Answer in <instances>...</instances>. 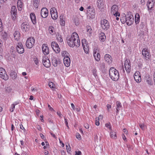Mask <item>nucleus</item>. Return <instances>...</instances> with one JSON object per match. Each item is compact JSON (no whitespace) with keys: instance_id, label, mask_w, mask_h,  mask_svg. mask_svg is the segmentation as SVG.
<instances>
[{"instance_id":"obj_50","label":"nucleus","mask_w":155,"mask_h":155,"mask_svg":"<svg viewBox=\"0 0 155 155\" xmlns=\"http://www.w3.org/2000/svg\"><path fill=\"white\" fill-rule=\"evenodd\" d=\"M3 30L2 24L0 18V32H1Z\"/></svg>"},{"instance_id":"obj_46","label":"nucleus","mask_w":155,"mask_h":155,"mask_svg":"<svg viewBox=\"0 0 155 155\" xmlns=\"http://www.w3.org/2000/svg\"><path fill=\"white\" fill-rule=\"evenodd\" d=\"M105 68V64L103 63L101 64L100 68L102 70H104Z\"/></svg>"},{"instance_id":"obj_8","label":"nucleus","mask_w":155,"mask_h":155,"mask_svg":"<svg viewBox=\"0 0 155 155\" xmlns=\"http://www.w3.org/2000/svg\"><path fill=\"white\" fill-rule=\"evenodd\" d=\"M51 47L53 50L57 53L60 52V49L59 46L56 42L52 41L51 43Z\"/></svg>"},{"instance_id":"obj_21","label":"nucleus","mask_w":155,"mask_h":155,"mask_svg":"<svg viewBox=\"0 0 155 155\" xmlns=\"http://www.w3.org/2000/svg\"><path fill=\"white\" fill-rule=\"evenodd\" d=\"M145 80L149 85H152L153 84V82L152 80V78L150 75H146L145 77Z\"/></svg>"},{"instance_id":"obj_44","label":"nucleus","mask_w":155,"mask_h":155,"mask_svg":"<svg viewBox=\"0 0 155 155\" xmlns=\"http://www.w3.org/2000/svg\"><path fill=\"white\" fill-rule=\"evenodd\" d=\"M12 89L10 87H7L6 88V91L8 93H10L12 91Z\"/></svg>"},{"instance_id":"obj_33","label":"nucleus","mask_w":155,"mask_h":155,"mask_svg":"<svg viewBox=\"0 0 155 155\" xmlns=\"http://www.w3.org/2000/svg\"><path fill=\"white\" fill-rule=\"evenodd\" d=\"M40 2L39 0H32L33 4L35 8H37Z\"/></svg>"},{"instance_id":"obj_18","label":"nucleus","mask_w":155,"mask_h":155,"mask_svg":"<svg viewBox=\"0 0 155 155\" xmlns=\"http://www.w3.org/2000/svg\"><path fill=\"white\" fill-rule=\"evenodd\" d=\"M42 51L44 54L46 55L49 53V49L47 45L43 44L42 47Z\"/></svg>"},{"instance_id":"obj_41","label":"nucleus","mask_w":155,"mask_h":155,"mask_svg":"<svg viewBox=\"0 0 155 155\" xmlns=\"http://www.w3.org/2000/svg\"><path fill=\"white\" fill-rule=\"evenodd\" d=\"M48 30L50 33L51 34L53 33L54 31V28L52 26L49 27Z\"/></svg>"},{"instance_id":"obj_28","label":"nucleus","mask_w":155,"mask_h":155,"mask_svg":"<svg viewBox=\"0 0 155 155\" xmlns=\"http://www.w3.org/2000/svg\"><path fill=\"white\" fill-rule=\"evenodd\" d=\"M14 36L15 40L18 41L20 37V33L18 31H15L14 33Z\"/></svg>"},{"instance_id":"obj_24","label":"nucleus","mask_w":155,"mask_h":155,"mask_svg":"<svg viewBox=\"0 0 155 155\" xmlns=\"http://www.w3.org/2000/svg\"><path fill=\"white\" fill-rule=\"evenodd\" d=\"M30 17L32 23L34 25L36 23V21L35 14L34 13H31L30 14Z\"/></svg>"},{"instance_id":"obj_9","label":"nucleus","mask_w":155,"mask_h":155,"mask_svg":"<svg viewBox=\"0 0 155 155\" xmlns=\"http://www.w3.org/2000/svg\"><path fill=\"white\" fill-rule=\"evenodd\" d=\"M51 17L52 19H56L58 17V14L57 10L54 8H51L50 10Z\"/></svg>"},{"instance_id":"obj_45","label":"nucleus","mask_w":155,"mask_h":155,"mask_svg":"<svg viewBox=\"0 0 155 155\" xmlns=\"http://www.w3.org/2000/svg\"><path fill=\"white\" fill-rule=\"evenodd\" d=\"M17 104H13L12 105L11 107L10 108V111L11 112H12L14 109L15 108V106Z\"/></svg>"},{"instance_id":"obj_7","label":"nucleus","mask_w":155,"mask_h":155,"mask_svg":"<svg viewBox=\"0 0 155 155\" xmlns=\"http://www.w3.org/2000/svg\"><path fill=\"white\" fill-rule=\"evenodd\" d=\"M82 44L85 52L88 53L89 52V45L86 39H82Z\"/></svg>"},{"instance_id":"obj_34","label":"nucleus","mask_w":155,"mask_h":155,"mask_svg":"<svg viewBox=\"0 0 155 155\" xmlns=\"http://www.w3.org/2000/svg\"><path fill=\"white\" fill-rule=\"evenodd\" d=\"M17 14V9L16 7L15 6H12L11 8V14Z\"/></svg>"},{"instance_id":"obj_35","label":"nucleus","mask_w":155,"mask_h":155,"mask_svg":"<svg viewBox=\"0 0 155 155\" xmlns=\"http://www.w3.org/2000/svg\"><path fill=\"white\" fill-rule=\"evenodd\" d=\"M127 15H125L124 16H123L120 19V21L121 23L123 24H124L125 22H126L127 20Z\"/></svg>"},{"instance_id":"obj_31","label":"nucleus","mask_w":155,"mask_h":155,"mask_svg":"<svg viewBox=\"0 0 155 155\" xmlns=\"http://www.w3.org/2000/svg\"><path fill=\"white\" fill-rule=\"evenodd\" d=\"M60 24L62 26H64L65 21H64V18L63 16L61 15L60 17Z\"/></svg>"},{"instance_id":"obj_20","label":"nucleus","mask_w":155,"mask_h":155,"mask_svg":"<svg viewBox=\"0 0 155 155\" xmlns=\"http://www.w3.org/2000/svg\"><path fill=\"white\" fill-rule=\"evenodd\" d=\"M154 0H149L147 4V6L149 10H151L154 5Z\"/></svg>"},{"instance_id":"obj_5","label":"nucleus","mask_w":155,"mask_h":155,"mask_svg":"<svg viewBox=\"0 0 155 155\" xmlns=\"http://www.w3.org/2000/svg\"><path fill=\"white\" fill-rule=\"evenodd\" d=\"M35 43V39L33 37H30L28 38L26 41V45L28 48H32Z\"/></svg>"},{"instance_id":"obj_62","label":"nucleus","mask_w":155,"mask_h":155,"mask_svg":"<svg viewBox=\"0 0 155 155\" xmlns=\"http://www.w3.org/2000/svg\"><path fill=\"white\" fill-rule=\"evenodd\" d=\"M31 90L32 91H37V90L36 88H33L32 87H31Z\"/></svg>"},{"instance_id":"obj_57","label":"nucleus","mask_w":155,"mask_h":155,"mask_svg":"<svg viewBox=\"0 0 155 155\" xmlns=\"http://www.w3.org/2000/svg\"><path fill=\"white\" fill-rule=\"evenodd\" d=\"M76 137L78 139H81V135L79 133L76 134Z\"/></svg>"},{"instance_id":"obj_40","label":"nucleus","mask_w":155,"mask_h":155,"mask_svg":"<svg viewBox=\"0 0 155 155\" xmlns=\"http://www.w3.org/2000/svg\"><path fill=\"white\" fill-rule=\"evenodd\" d=\"M56 38L57 40L60 42H62L63 41L61 36L60 35H57Z\"/></svg>"},{"instance_id":"obj_19","label":"nucleus","mask_w":155,"mask_h":155,"mask_svg":"<svg viewBox=\"0 0 155 155\" xmlns=\"http://www.w3.org/2000/svg\"><path fill=\"white\" fill-rule=\"evenodd\" d=\"M63 62L64 65L67 67H69L70 65V59L69 57L68 56H65L63 59Z\"/></svg>"},{"instance_id":"obj_56","label":"nucleus","mask_w":155,"mask_h":155,"mask_svg":"<svg viewBox=\"0 0 155 155\" xmlns=\"http://www.w3.org/2000/svg\"><path fill=\"white\" fill-rule=\"evenodd\" d=\"M92 8H91V7L90 6H88V7L87 8V13H90L91 9Z\"/></svg>"},{"instance_id":"obj_37","label":"nucleus","mask_w":155,"mask_h":155,"mask_svg":"<svg viewBox=\"0 0 155 155\" xmlns=\"http://www.w3.org/2000/svg\"><path fill=\"white\" fill-rule=\"evenodd\" d=\"M110 137L113 139H116L117 138L116 133L112 131H111L110 133Z\"/></svg>"},{"instance_id":"obj_51","label":"nucleus","mask_w":155,"mask_h":155,"mask_svg":"<svg viewBox=\"0 0 155 155\" xmlns=\"http://www.w3.org/2000/svg\"><path fill=\"white\" fill-rule=\"evenodd\" d=\"M64 123L66 126L67 127V128L68 129H69V127L68 125V122L67 121V119L65 118H64Z\"/></svg>"},{"instance_id":"obj_6","label":"nucleus","mask_w":155,"mask_h":155,"mask_svg":"<svg viewBox=\"0 0 155 155\" xmlns=\"http://www.w3.org/2000/svg\"><path fill=\"white\" fill-rule=\"evenodd\" d=\"M0 77L5 80H7L8 77L5 70L2 68H0Z\"/></svg>"},{"instance_id":"obj_53","label":"nucleus","mask_w":155,"mask_h":155,"mask_svg":"<svg viewBox=\"0 0 155 155\" xmlns=\"http://www.w3.org/2000/svg\"><path fill=\"white\" fill-rule=\"evenodd\" d=\"M66 150H67V151L69 153V152H70L71 151L70 147V146H69V147L67 145H66Z\"/></svg>"},{"instance_id":"obj_48","label":"nucleus","mask_w":155,"mask_h":155,"mask_svg":"<svg viewBox=\"0 0 155 155\" xmlns=\"http://www.w3.org/2000/svg\"><path fill=\"white\" fill-rule=\"evenodd\" d=\"M48 85L50 87L53 88L54 87V85L53 83L50 82L49 83Z\"/></svg>"},{"instance_id":"obj_36","label":"nucleus","mask_w":155,"mask_h":155,"mask_svg":"<svg viewBox=\"0 0 155 155\" xmlns=\"http://www.w3.org/2000/svg\"><path fill=\"white\" fill-rule=\"evenodd\" d=\"M135 81L137 82H140L141 81V76H135L134 77Z\"/></svg>"},{"instance_id":"obj_16","label":"nucleus","mask_w":155,"mask_h":155,"mask_svg":"<svg viewBox=\"0 0 155 155\" xmlns=\"http://www.w3.org/2000/svg\"><path fill=\"white\" fill-rule=\"evenodd\" d=\"M42 63L44 66L46 68H48L50 66L51 63L50 60L46 57L43 58Z\"/></svg>"},{"instance_id":"obj_47","label":"nucleus","mask_w":155,"mask_h":155,"mask_svg":"<svg viewBox=\"0 0 155 155\" xmlns=\"http://www.w3.org/2000/svg\"><path fill=\"white\" fill-rule=\"evenodd\" d=\"M102 2L101 0H98L97 1V6L100 8Z\"/></svg>"},{"instance_id":"obj_42","label":"nucleus","mask_w":155,"mask_h":155,"mask_svg":"<svg viewBox=\"0 0 155 155\" xmlns=\"http://www.w3.org/2000/svg\"><path fill=\"white\" fill-rule=\"evenodd\" d=\"M11 14L12 20L13 21H15L16 19V16L17 14Z\"/></svg>"},{"instance_id":"obj_49","label":"nucleus","mask_w":155,"mask_h":155,"mask_svg":"<svg viewBox=\"0 0 155 155\" xmlns=\"http://www.w3.org/2000/svg\"><path fill=\"white\" fill-rule=\"evenodd\" d=\"M68 53L67 51H63L62 52L61 55L63 56H64V57L65 56H67V54Z\"/></svg>"},{"instance_id":"obj_26","label":"nucleus","mask_w":155,"mask_h":155,"mask_svg":"<svg viewBox=\"0 0 155 155\" xmlns=\"http://www.w3.org/2000/svg\"><path fill=\"white\" fill-rule=\"evenodd\" d=\"M99 37V40L101 42H104L106 38L105 34L103 32H101L100 33Z\"/></svg>"},{"instance_id":"obj_64","label":"nucleus","mask_w":155,"mask_h":155,"mask_svg":"<svg viewBox=\"0 0 155 155\" xmlns=\"http://www.w3.org/2000/svg\"><path fill=\"white\" fill-rule=\"evenodd\" d=\"M123 131L125 134H127L128 133V131L126 129H123Z\"/></svg>"},{"instance_id":"obj_2","label":"nucleus","mask_w":155,"mask_h":155,"mask_svg":"<svg viewBox=\"0 0 155 155\" xmlns=\"http://www.w3.org/2000/svg\"><path fill=\"white\" fill-rule=\"evenodd\" d=\"M109 74L111 78L113 81H117L118 80L119 74L117 70L114 67L110 68L109 71Z\"/></svg>"},{"instance_id":"obj_58","label":"nucleus","mask_w":155,"mask_h":155,"mask_svg":"<svg viewBox=\"0 0 155 155\" xmlns=\"http://www.w3.org/2000/svg\"><path fill=\"white\" fill-rule=\"evenodd\" d=\"M107 110L108 111H109V109H110L111 108V105H110V104H107Z\"/></svg>"},{"instance_id":"obj_29","label":"nucleus","mask_w":155,"mask_h":155,"mask_svg":"<svg viewBox=\"0 0 155 155\" xmlns=\"http://www.w3.org/2000/svg\"><path fill=\"white\" fill-rule=\"evenodd\" d=\"M95 10L93 8L91 9L90 13H87L88 15H91V16L90 17L91 18H94V17L95 15Z\"/></svg>"},{"instance_id":"obj_61","label":"nucleus","mask_w":155,"mask_h":155,"mask_svg":"<svg viewBox=\"0 0 155 155\" xmlns=\"http://www.w3.org/2000/svg\"><path fill=\"white\" fill-rule=\"evenodd\" d=\"M84 127L86 129H88L89 128V125L87 124H85L84 125Z\"/></svg>"},{"instance_id":"obj_1","label":"nucleus","mask_w":155,"mask_h":155,"mask_svg":"<svg viewBox=\"0 0 155 155\" xmlns=\"http://www.w3.org/2000/svg\"><path fill=\"white\" fill-rule=\"evenodd\" d=\"M67 41L68 45L72 48L75 46L79 47L80 44L78 36L75 32H73L71 36H68Z\"/></svg>"},{"instance_id":"obj_23","label":"nucleus","mask_w":155,"mask_h":155,"mask_svg":"<svg viewBox=\"0 0 155 155\" xmlns=\"http://www.w3.org/2000/svg\"><path fill=\"white\" fill-rule=\"evenodd\" d=\"M105 61L108 63H110L112 61V58L111 56L107 54L105 55L104 57Z\"/></svg>"},{"instance_id":"obj_3","label":"nucleus","mask_w":155,"mask_h":155,"mask_svg":"<svg viewBox=\"0 0 155 155\" xmlns=\"http://www.w3.org/2000/svg\"><path fill=\"white\" fill-rule=\"evenodd\" d=\"M101 27L104 30H108L110 26L109 22L106 19L102 20L101 21Z\"/></svg>"},{"instance_id":"obj_13","label":"nucleus","mask_w":155,"mask_h":155,"mask_svg":"<svg viewBox=\"0 0 155 155\" xmlns=\"http://www.w3.org/2000/svg\"><path fill=\"white\" fill-rule=\"evenodd\" d=\"M126 23L128 25H130L132 24L134 21L133 16L130 14H128L127 15Z\"/></svg>"},{"instance_id":"obj_54","label":"nucleus","mask_w":155,"mask_h":155,"mask_svg":"<svg viewBox=\"0 0 155 155\" xmlns=\"http://www.w3.org/2000/svg\"><path fill=\"white\" fill-rule=\"evenodd\" d=\"M105 126L108 128H109L110 130L112 131L111 129V126H110V124H105Z\"/></svg>"},{"instance_id":"obj_60","label":"nucleus","mask_w":155,"mask_h":155,"mask_svg":"<svg viewBox=\"0 0 155 155\" xmlns=\"http://www.w3.org/2000/svg\"><path fill=\"white\" fill-rule=\"evenodd\" d=\"M74 22L75 23V25H78L79 24V23L78 21V19H76L74 20Z\"/></svg>"},{"instance_id":"obj_55","label":"nucleus","mask_w":155,"mask_h":155,"mask_svg":"<svg viewBox=\"0 0 155 155\" xmlns=\"http://www.w3.org/2000/svg\"><path fill=\"white\" fill-rule=\"evenodd\" d=\"M34 61L35 62V63L38 65V58H35L34 59Z\"/></svg>"},{"instance_id":"obj_11","label":"nucleus","mask_w":155,"mask_h":155,"mask_svg":"<svg viewBox=\"0 0 155 155\" xmlns=\"http://www.w3.org/2000/svg\"><path fill=\"white\" fill-rule=\"evenodd\" d=\"M17 51L19 54H22L24 53V49L23 45L21 42L18 43L16 46Z\"/></svg>"},{"instance_id":"obj_22","label":"nucleus","mask_w":155,"mask_h":155,"mask_svg":"<svg viewBox=\"0 0 155 155\" xmlns=\"http://www.w3.org/2000/svg\"><path fill=\"white\" fill-rule=\"evenodd\" d=\"M116 115H117L118 114L119 111L120 110V108L122 107V104L120 101H117L116 102Z\"/></svg>"},{"instance_id":"obj_38","label":"nucleus","mask_w":155,"mask_h":155,"mask_svg":"<svg viewBox=\"0 0 155 155\" xmlns=\"http://www.w3.org/2000/svg\"><path fill=\"white\" fill-rule=\"evenodd\" d=\"M86 31L90 34H91L92 32V30L91 27L89 26H87L86 27Z\"/></svg>"},{"instance_id":"obj_52","label":"nucleus","mask_w":155,"mask_h":155,"mask_svg":"<svg viewBox=\"0 0 155 155\" xmlns=\"http://www.w3.org/2000/svg\"><path fill=\"white\" fill-rule=\"evenodd\" d=\"M140 73L139 71H136L134 74V77L135 76H140Z\"/></svg>"},{"instance_id":"obj_15","label":"nucleus","mask_w":155,"mask_h":155,"mask_svg":"<svg viewBox=\"0 0 155 155\" xmlns=\"http://www.w3.org/2000/svg\"><path fill=\"white\" fill-rule=\"evenodd\" d=\"M124 67L126 70L127 72H129L130 71L131 65L130 61L126 60L124 62Z\"/></svg>"},{"instance_id":"obj_39","label":"nucleus","mask_w":155,"mask_h":155,"mask_svg":"<svg viewBox=\"0 0 155 155\" xmlns=\"http://www.w3.org/2000/svg\"><path fill=\"white\" fill-rule=\"evenodd\" d=\"M139 125L141 129L142 130H145V125L144 123H140L139 124Z\"/></svg>"},{"instance_id":"obj_59","label":"nucleus","mask_w":155,"mask_h":155,"mask_svg":"<svg viewBox=\"0 0 155 155\" xmlns=\"http://www.w3.org/2000/svg\"><path fill=\"white\" fill-rule=\"evenodd\" d=\"M75 155H81V151H77L75 152Z\"/></svg>"},{"instance_id":"obj_17","label":"nucleus","mask_w":155,"mask_h":155,"mask_svg":"<svg viewBox=\"0 0 155 155\" xmlns=\"http://www.w3.org/2000/svg\"><path fill=\"white\" fill-rule=\"evenodd\" d=\"M41 15L43 18H46L48 15V11L46 8H43L41 10Z\"/></svg>"},{"instance_id":"obj_25","label":"nucleus","mask_w":155,"mask_h":155,"mask_svg":"<svg viewBox=\"0 0 155 155\" xmlns=\"http://www.w3.org/2000/svg\"><path fill=\"white\" fill-rule=\"evenodd\" d=\"M52 64L54 67H56L58 65V62L56 58L54 56L51 55V56Z\"/></svg>"},{"instance_id":"obj_14","label":"nucleus","mask_w":155,"mask_h":155,"mask_svg":"<svg viewBox=\"0 0 155 155\" xmlns=\"http://www.w3.org/2000/svg\"><path fill=\"white\" fill-rule=\"evenodd\" d=\"M98 50L97 48H94V49L93 53L94 56L95 60L96 61H98L100 60L101 56L100 54L98 52Z\"/></svg>"},{"instance_id":"obj_63","label":"nucleus","mask_w":155,"mask_h":155,"mask_svg":"<svg viewBox=\"0 0 155 155\" xmlns=\"http://www.w3.org/2000/svg\"><path fill=\"white\" fill-rule=\"evenodd\" d=\"M48 108L49 109L51 110V111H52V110H54V109H53L52 108L51 106H50V105H49V104H48Z\"/></svg>"},{"instance_id":"obj_4","label":"nucleus","mask_w":155,"mask_h":155,"mask_svg":"<svg viewBox=\"0 0 155 155\" xmlns=\"http://www.w3.org/2000/svg\"><path fill=\"white\" fill-rule=\"evenodd\" d=\"M111 13L116 17L120 16V14L118 12V7L117 5H113L111 8Z\"/></svg>"},{"instance_id":"obj_12","label":"nucleus","mask_w":155,"mask_h":155,"mask_svg":"<svg viewBox=\"0 0 155 155\" xmlns=\"http://www.w3.org/2000/svg\"><path fill=\"white\" fill-rule=\"evenodd\" d=\"M21 28L23 31H28L29 28V24L27 22H24L21 24Z\"/></svg>"},{"instance_id":"obj_30","label":"nucleus","mask_w":155,"mask_h":155,"mask_svg":"<svg viewBox=\"0 0 155 155\" xmlns=\"http://www.w3.org/2000/svg\"><path fill=\"white\" fill-rule=\"evenodd\" d=\"M135 22L136 24L139 23L140 21V15L138 13H136L135 15Z\"/></svg>"},{"instance_id":"obj_32","label":"nucleus","mask_w":155,"mask_h":155,"mask_svg":"<svg viewBox=\"0 0 155 155\" xmlns=\"http://www.w3.org/2000/svg\"><path fill=\"white\" fill-rule=\"evenodd\" d=\"M17 7L19 10H21L22 6V3L21 1L18 0L17 3Z\"/></svg>"},{"instance_id":"obj_43","label":"nucleus","mask_w":155,"mask_h":155,"mask_svg":"<svg viewBox=\"0 0 155 155\" xmlns=\"http://www.w3.org/2000/svg\"><path fill=\"white\" fill-rule=\"evenodd\" d=\"M92 72L93 75L96 78L97 76L96 70L95 69H93L92 70Z\"/></svg>"},{"instance_id":"obj_10","label":"nucleus","mask_w":155,"mask_h":155,"mask_svg":"<svg viewBox=\"0 0 155 155\" xmlns=\"http://www.w3.org/2000/svg\"><path fill=\"white\" fill-rule=\"evenodd\" d=\"M142 54L143 56L144 57V58L146 60H149L150 57L151 55L148 52L147 49V48H144L142 51Z\"/></svg>"},{"instance_id":"obj_27","label":"nucleus","mask_w":155,"mask_h":155,"mask_svg":"<svg viewBox=\"0 0 155 155\" xmlns=\"http://www.w3.org/2000/svg\"><path fill=\"white\" fill-rule=\"evenodd\" d=\"M10 75L13 80H15L17 78V74L14 71L11 70L10 72Z\"/></svg>"}]
</instances>
